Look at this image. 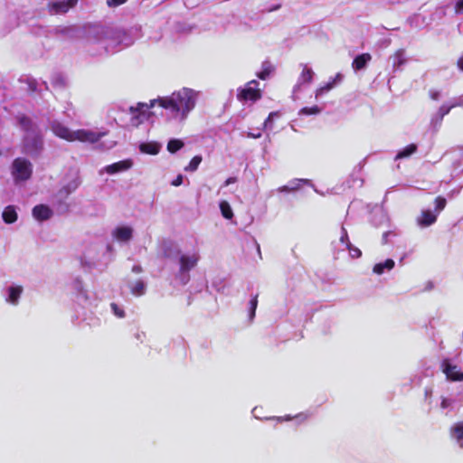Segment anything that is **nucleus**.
I'll return each instance as SVG.
<instances>
[{"label":"nucleus","mask_w":463,"mask_h":463,"mask_svg":"<svg viewBox=\"0 0 463 463\" xmlns=\"http://www.w3.org/2000/svg\"><path fill=\"white\" fill-rule=\"evenodd\" d=\"M156 103H158L163 109L169 110L175 117L181 114L182 118H185L195 105L192 92L187 89H183L182 90L174 92L171 96L151 100L149 105L138 103L136 108L130 107L129 109L134 115L138 113L136 115V118H138L139 116L145 117L146 109L153 108Z\"/></svg>","instance_id":"f257e3e1"},{"label":"nucleus","mask_w":463,"mask_h":463,"mask_svg":"<svg viewBox=\"0 0 463 463\" xmlns=\"http://www.w3.org/2000/svg\"><path fill=\"white\" fill-rule=\"evenodd\" d=\"M51 128L56 137L69 142L80 141L93 144L98 142L103 136L102 133L86 129L72 131L68 127L58 121H53L51 125Z\"/></svg>","instance_id":"f03ea898"},{"label":"nucleus","mask_w":463,"mask_h":463,"mask_svg":"<svg viewBox=\"0 0 463 463\" xmlns=\"http://www.w3.org/2000/svg\"><path fill=\"white\" fill-rule=\"evenodd\" d=\"M259 86L260 83L256 80H250L244 88L238 90L237 99L242 102H256L262 97V91Z\"/></svg>","instance_id":"7ed1b4c3"},{"label":"nucleus","mask_w":463,"mask_h":463,"mask_svg":"<svg viewBox=\"0 0 463 463\" xmlns=\"http://www.w3.org/2000/svg\"><path fill=\"white\" fill-rule=\"evenodd\" d=\"M33 174L32 165L29 160L17 157L14 160L12 165V175L15 182L26 181L30 179Z\"/></svg>","instance_id":"20e7f679"},{"label":"nucleus","mask_w":463,"mask_h":463,"mask_svg":"<svg viewBox=\"0 0 463 463\" xmlns=\"http://www.w3.org/2000/svg\"><path fill=\"white\" fill-rule=\"evenodd\" d=\"M441 369L448 380L451 382L463 381V372H460L458 367L452 364L449 359H444L442 361Z\"/></svg>","instance_id":"39448f33"},{"label":"nucleus","mask_w":463,"mask_h":463,"mask_svg":"<svg viewBox=\"0 0 463 463\" xmlns=\"http://www.w3.org/2000/svg\"><path fill=\"white\" fill-rule=\"evenodd\" d=\"M78 0H63L58 2H52L48 4V9L51 14H64L71 8L74 7Z\"/></svg>","instance_id":"423d86ee"},{"label":"nucleus","mask_w":463,"mask_h":463,"mask_svg":"<svg viewBox=\"0 0 463 463\" xmlns=\"http://www.w3.org/2000/svg\"><path fill=\"white\" fill-rule=\"evenodd\" d=\"M132 165L133 161L131 159H125L107 165L105 167V171L109 175H114L119 172L127 171L130 169Z\"/></svg>","instance_id":"0eeeda50"},{"label":"nucleus","mask_w":463,"mask_h":463,"mask_svg":"<svg viewBox=\"0 0 463 463\" xmlns=\"http://www.w3.org/2000/svg\"><path fill=\"white\" fill-rule=\"evenodd\" d=\"M33 216L41 222L47 221L52 216V211L45 204H38L33 208Z\"/></svg>","instance_id":"6e6552de"},{"label":"nucleus","mask_w":463,"mask_h":463,"mask_svg":"<svg viewBox=\"0 0 463 463\" xmlns=\"http://www.w3.org/2000/svg\"><path fill=\"white\" fill-rule=\"evenodd\" d=\"M112 235L118 241H128L133 236V229L128 226L117 227Z\"/></svg>","instance_id":"1a4fd4ad"},{"label":"nucleus","mask_w":463,"mask_h":463,"mask_svg":"<svg viewBox=\"0 0 463 463\" xmlns=\"http://www.w3.org/2000/svg\"><path fill=\"white\" fill-rule=\"evenodd\" d=\"M198 256L192 255H182L180 257V272H187L196 266L198 262Z\"/></svg>","instance_id":"9d476101"},{"label":"nucleus","mask_w":463,"mask_h":463,"mask_svg":"<svg viewBox=\"0 0 463 463\" xmlns=\"http://www.w3.org/2000/svg\"><path fill=\"white\" fill-rule=\"evenodd\" d=\"M372 60V55L368 52L357 55L353 62L352 67L355 71L363 70L366 67L367 63Z\"/></svg>","instance_id":"9b49d317"},{"label":"nucleus","mask_w":463,"mask_h":463,"mask_svg":"<svg viewBox=\"0 0 463 463\" xmlns=\"http://www.w3.org/2000/svg\"><path fill=\"white\" fill-rule=\"evenodd\" d=\"M161 146L157 142H145L139 145V150L143 154L157 155L160 151Z\"/></svg>","instance_id":"f8f14e48"},{"label":"nucleus","mask_w":463,"mask_h":463,"mask_svg":"<svg viewBox=\"0 0 463 463\" xmlns=\"http://www.w3.org/2000/svg\"><path fill=\"white\" fill-rule=\"evenodd\" d=\"M437 221V215L430 210L422 211L420 217L418 220V223L422 227H427Z\"/></svg>","instance_id":"ddd939ff"},{"label":"nucleus","mask_w":463,"mask_h":463,"mask_svg":"<svg viewBox=\"0 0 463 463\" xmlns=\"http://www.w3.org/2000/svg\"><path fill=\"white\" fill-rule=\"evenodd\" d=\"M25 149L30 153H38L43 147V138L41 135H36L32 142H28L25 139Z\"/></svg>","instance_id":"4468645a"},{"label":"nucleus","mask_w":463,"mask_h":463,"mask_svg":"<svg viewBox=\"0 0 463 463\" xmlns=\"http://www.w3.org/2000/svg\"><path fill=\"white\" fill-rule=\"evenodd\" d=\"M2 217L4 222L7 224L15 222L17 220V213L15 211L14 206H6L2 213Z\"/></svg>","instance_id":"2eb2a0df"},{"label":"nucleus","mask_w":463,"mask_h":463,"mask_svg":"<svg viewBox=\"0 0 463 463\" xmlns=\"http://www.w3.org/2000/svg\"><path fill=\"white\" fill-rule=\"evenodd\" d=\"M18 122L21 128L25 132H34L36 125L33 120L26 115H21L18 117Z\"/></svg>","instance_id":"dca6fc26"},{"label":"nucleus","mask_w":463,"mask_h":463,"mask_svg":"<svg viewBox=\"0 0 463 463\" xmlns=\"http://www.w3.org/2000/svg\"><path fill=\"white\" fill-rule=\"evenodd\" d=\"M274 70L275 68L272 63L269 61H265L262 62L261 71L257 73V77L262 80H265L270 76Z\"/></svg>","instance_id":"f3484780"},{"label":"nucleus","mask_w":463,"mask_h":463,"mask_svg":"<svg viewBox=\"0 0 463 463\" xmlns=\"http://www.w3.org/2000/svg\"><path fill=\"white\" fill-rule=\"evenodd\" d=\"M342 80V75L340 73L336 74L335 78L333 79L331 81L327 82L324 86L320 87L316 91V97L321 96L324 93L331 90L334 86L335 85L336 81H340Z\"/></svg>","instance_id":"a211bd4d"},{"label":"nucleus","mask_w":463,"mask_h":463,"mask_svg":"<svg viewBox=\"0 0 463 463\" xmlns=\"http://www.w3.org/2000/svg\"><path fill=\"white\" fill-rule=\"evenodd\" d=\"M9 296L8 302L15 305L18 303V299L23 292V288L21 286H13L9 288Z\"/></svg>","instance_id":"6ab92c4d"},{"label":"nucleus","mask_w":463,"mask_h":463,"mask_svg":"<svg viewBox=\"0 0 463 463\" xmlns=\"http://www.w3.org/2000/svg\"><path fill=\"white\" fill-rule=\"evenodd\" d=\"M394 267V261L392 259H387L384 262H380L374 265L373 271L376 274L383 273L384 269H392Z\"/></svg>","instance_id":"aec40b11"},{"label":"nucleus","mask_w":463,"mask_h":463,"mask_svg":"<svg viewBox=\"0 0 463 463\" xmlns=\"http://www.w3.org/2000/svg\"><path fill=\"white\" fill-rule=\"evenodd\" d=\"M407 61L405 58V51L403 49H399L393 54V67L400 68L404 65Z\"/></svg>","instance_id":"412c9836"},{"label":"nucleus","mask_w":463,"mask_h":463,"mask_svg":"<svg viewBox=\"0 0 463 463\" xmlns=\"http://www.w3.org/2000/svg\"><path fill=\"white\" fill-rule=\"evenodd\" d=\"M417 151V146L415 144H410L406 146L402 150L399 151L395 156V159H402L408 157Z\"/></svg>","instance_id":"4be33fe9"},{"label":"nucleus","mask_w":463,"mask_h":463,"mask_svg":"<svg viewBox=\"0 0 463 463\" xmlns=\"http://www.w3.org/2000/svg\"><path fill=\"white\" fill-rule=\"evenodd\" d=\"M184 146V143L181 139L174 138L168 141L166 148L169 153L175 154L183 148Z\"/></svg>","instance_id":"5701e85b"},{"label":"nucleus","mask_w":463,"mask_h":463,"mask_svg":"<svg viewBox=\"0 0 463 463\" xmlns=\"http://www.w3.org/2000/svg\"><path fill=\"white\" fill-rule=\"evenodd\" d=\"M220 210H221L222 215L225 219L231 220L233 217V212L232 210L230 203L227 201H222L220 203Z\"/></svg>","instance_id":"b1692460"},{"label":"nucleus","mask_w":463,"mask_h":463,"mask_svg":"<svg viewBox=\"0 0 463 463\" xmlns=\"http://www.w3.org/2000/svg\"><path fill=\"white\" fill-rule=\"evenodd\" d=\"M203 161L202 156H194L189 164L184 167L185 172H194L198 169L200 164Z\"/></svg>","instance_id":"393cba45"},{"label":"nucleus","mask_w":463,"mask_h":463,"mask_svg":"<svg viewBox=\"0 0 463 463\" xmlns=\"http://www.w3.org/2000/svg\"><path fill=\"white\" fill-rule=\"evenodd\" d=\"M450 431L452 435L458 439H463V421H459L456 423L451 429Z\"/></svg>","instance_id":"a878e982"},{"label":"nucleus","mask_w":463,"mask_h":463,"mask_svg":"<svg viewBox=\"0 0 463 463\" xmlns=\"http://www.w3.org/2000/svg\"><path fill=\"white\" fill-rule=\"evenodd\" d=\"M321 112V109L317 106V105H314L312 107H304L300 109V114H304V115H317L318 113Z\"/></svg>","instance_id":"bb28decb"},{"label":"nucleus","mask_w":463,"mask_h":463,"mask_svg":"<svg viewBox=\"0 0 463 463\" xmlns=\"http://www.w3.org/2000/svg\"><path fill=\"white\" fill-rule=\"evenodd\" d=\"M145 285L142 280H137L135 285L131 288V291L134 295L141 296L144 294Z\"/></svg>","instance_id":"cd10ccee"},{"label":"nucleus","mask_w":463,"mask_h":463,"mask_svg":"<svg viewBox=\"0 0 463 463\" xmlns=\"http://www.w3.org/2000/svg\"><path fill=\"white\" fill-rule=\"evenodd\" d=\"M258 306V295H255L250 301V319L252 320L255 317L256 309Z\"/></svg>","instance_id":"c85d7f7f"},{"label":"nucleus","mask_w":463,"mask_h":463,"mask_svg":"<svg viewBox=\"0 0 463 463\" xmlns=\"http://www.w3.org/2000/svg\"><path fill=\"white\" fill-rule=\"evenodd\" d=\"M301 79L305 82H310L313 79V71L305 66L301 72Z\"/></svg>","instance_id":"c756f323"},{"label":"nucleus","mask_w":463,"mask_h":463,"mask_svg":"<svg viewBox=\"0 0 463 463\" xmlns=\"http://www.w3.org/2000/svg\"><path fill=\"white\" fill-rule=\"evenodd\" d=\"M434 203H435V211L439 213L446 207L447 200H446V198H444L442 196H438V197H436Z\"/></svg>","instance_id":"7c9ffc66"},{"label":"nucleus","mask_w":463,"mask_h":463,"mask_svg":"<svg viewBox=\"0 0 463 463\" xmlns=\"http://www.w3.org/2000/svg\"><path fill=\"white\" fill-rule=\"evenodd\" d=\"M458 104H452L450 106L442 105L439 109V114L440 118H443L444 116L448 115L451 109L457 107Z\"/></svg>","instance_id":"2f4dec72"},{"label":"nucleus","mask_w":463,"mask_h":463,"mask_svg":"<svg viewBox=\"0 0 463 463\" xmlns=\"http://www.w3.org/2000/svg\"><path fill=\"white\" fill-rule=\"evenodd\" d=\"M347 249L353 258H359L362 255L361 250L358 248L353 246L350 242L347 243Z\"/></svg>","instance_id":"473e14b6"},{"label":"nucleus","mask_w":463,"mask_h":463,"mask_svg":"<svg viewBox=\"0 0 463 463\" xmlns=\"http://www.w3.org/2000/svg\"><path fill=\"white\" fill-rule=\"evenodd\" d=\"M110 306H111L112 310L114 311V314H115L117 317H120V318L125 317V312H124L122 309H120V308L118 307V305H117V304H115V303H111V305H110Z\"/></svg>","instance_id":"72a5a7b5"},{"label":"nucleus","mask_w":463,"mask_h":463,"mask_svg":"<svg viewBox=\"0 0 463 463\" xmlns=\"http://www.w3.org/2000/svg\"><path fill=\"white\" fill-rule=\"evenodd\" d=\"M128 0H108L107 5L109 6H118L125 4Z\"/></svg>","instance_id":"f704fd0d"},{"label":"nucleus","mask_w":463,"mask_h":463,"mask_svg":"<svg viewBox=\"0 0 463 463\" xmlns=\"http://www.w3.org/2000/svg\"><path fill=\"white\" fill-rule=\"evenodd\" d=\"M184 177L182 175H178L171 183L173 186H179L183 184Z\"/></svg>","instance_id":"c9c22d12"},{"label":"nucleus","mask_w":463,"mask_h":463,"mask_svg":"<svg viewBox=\"0 0 463 463\" xmlns=\"http://www.w3.org/2000/svg\"><path fill=\"white\" fill-rule=\"evenodd\" d=\"M455 9L457 13L463 12V0H458L455 5Z\"/></svg>","instance_id":"e433bc0d"},{"label":"nucleus","mask_w":463,"mask_h":463,"mask_svg":"<svg viewBox=\"0 0 463 463\" xmlns=\"http://www.w3.org/2000/svg\"><path fill=\"white\" fill-rule=\"evenodd\" d=\"M430 99L437 100L439 98V92L438 90H430L429 93Z\"/></svg>","instance_id":"4c0bfd02"},{"label":"nucleus","mask_w":463,"mask_h":463,"mask_svg":"<svg viewBox=\"0 0 463 463\" xmlns=\"http://www.w3.org/2000/svg\"><path fill=\"white\" fill-rule=\"evenodd\" d=\"M236 181H237L236 177H229L228 179H226L224 184L227 186V185H229L231 184L235 183Z\"/></svg>","instance_id":"58836bf2"},{"label":"nucleus","mask_w":463,"mask_h":463,"mask_svg":"<svg viewBox=\"0 0 463 463\" xmlns=\"http://www.w3.org/2000/svg\"><path fill=\"white\" fill-rule=\"evenodd\" d=\"M457 65L458 67L459 68V70L463 71V56H461L458 61H457Z\"/></svg>","instance_id":"ea45409f"},{"label":"nucleus","mask_w":463,"mask_h":463,"mask_svg":"<svg viewBox=\"0 0 463 463\" xmlns=\"http://www.w3.org/2000/svg\"><path fill=\"white\" fill-rule=\"evenodd\" d=\"M341 241L345 242L348 241V235L347 232L344 230V235L341 237Z\"/></svg>","instance_id":"a19ab883"},{"label":"nucleus","mask_w":463,"mask_h":463,"mask_svg":"<svg viewBox=\"0 0 463 463\" xmlns=\"http://www.w3.org/2000/svg\"><path fill=\"white\" fill-rule=\"evenodd\" d=\"M291 190H292L291 188H289L288 186H286V185L279 188L280 192H289Z\"/></svg>","instance_id":"79ce46f5"},{"label":"nucleus","mask_w":463,"mask_h":463,"mask_svg":"<svg viewBox=\"0 0 463 463\" xmlns=\"http://www.w3.org/2000/svg\"><path fill=\"white\" fill-rule=\"evenodd\" d=\"M280 6H281L280 5H277L276 6H274V7H272V8H270V9L269 10V12H272V11L278 10V9H279V8H280Z\"/></svg>","instance_id":"37998d69"},{"label":"nucleus","mask_w":463,"mask_h":463,"mask_svg":"<svg viewBox=\"0 0 463 463\" xmlns=\"http://www.w3.org/2000/svg\"><path fill=\"white\" fill-rule=\"evenodd\" d=\"M260 137V133H258L256 136H252V137H254V138H258Z\"/></svg>","instance_id":"c03bdc74"},{"label":"nucleus","mask_w":463,"mask_h":463,"mask_svg":"<svg viewBox=\"0 0 463 463\" xmlns=\"http://www.w3.org/2000/svg\"><path fill=\"white\" fill-rule=\"evenodd\" d=\"M387 236H388V233H387V232H385V233L383 234V240H384L385 241H386V238H387Z\"/></svg>","instance_id":"a18cd8bd"}]
</instances>
